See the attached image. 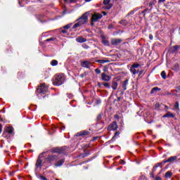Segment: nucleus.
Instances as JSON below:
<instances>
[{
	"instance_id": "f257e3e1",
	"label": "nucleus",
	"mask_w": 180,
	"mask_h": 180,
	"mask_svg": "<svg viewBox=\"0 0 180 180\" xmlns=\"http://www.w3.org/2000/svg\"><path fill=\"white\" fill-rule=\"evenodd\" d=\"M45 161L46 162H49V164H54V167L58 168V167L63 166L64 162H65V159L60 158L58 157V155H49L46 159Z\"/></svg>"
},
{
	"instance_id": "f03ea898",
	"label": "nucleus",
	"mask_w": 180,
	"mask_h": 180,
	"mask_svg": "<svg viewBox=\"0 0 180 180\" xmlns=\"http://www.w3.org/2000/svg\"><path fill=\"white\" fill-rule=\"evenodd\" d=\"M77 21V22L73 25L72 29H77L79 26H85L88 23V15L86 13H84Z\"/></svg>"
},
{
	"instance_id": "7ed1b4c3",
	"label": "nucleus",
	"mask_w": 180,
	"mask_h": 180,
	"mask_svg": "<svg viewBox=\"0 0 180 180\" xmlns=\"http://www.w3.org/2000/svg\"><path fill=\"white\" fill-rule=\"evenodd\" d=\"M48 91L49 87L46 86V84H41L40 86L37 89V96L39 98H44L46 96L43 95H44V94H46V92Z\"/></svg>"
},
{
	"instance_id": "20e7f679",
	"label": "nucleus",
	"mask_w": 180,
	"mask_h": 180,
	"mask_svg": "<svg viewBox=\"0 0 180 180\" xmlns=\"http://www.w3.org/2000/svg\"><path fill=\"white\" fill-rule=\"evenodd\" d=\"M65 79V77H64V75H56L53 80V85H57L58 86H60V85H63V84H64Z\"/></svg>"
},
{
	"instance_id": "39448f33",
	"label": "nucleus",
	"mask_w": 180,
	"mask_h": 180,
	"mask_svg": "<svg viewBox=\"0 0 180 180\" xmlns=\"http://www.w3.org/2000/svg\"><path fill=\"white\" fill-rule=\"evenodd\" d=\"M44 154H46V153H41V154H39L38 159L37 160L36 162V167L37 168H41V164L43 163V155H44Z\"/></svg>"
},
{
	"instance_id": "423d86ee",
	"label": "nucleus",
	"mask_w": 180,
	"mask_h": 180,
	"mask_svg": "<svg viewBox=\"0 0 180 180\" xmlns=\"http://www.w3.org/2000/svg\"><path fill=\"white\" fill-rule=\"evenodd\" d=\"M118 127L119 126H117V122H116V121H114L108 126V130H109L110 131H111V130H113L115 131L117 130Z\"/></svg>"
},
{
	"instance_id": "0eeeda50",
	"label": "nucleus",
	"mask_w": 180,
	"mask_h": 180,
	"mask_svg": "<svg viewBox=\"0 0 180 180\" xmlns=\"http://www.w3.org/2000/svg\"><path fill=\"white\" fill-rule=\"evenodd\" d=\"M102 14L101 13H94L91 16L92 22H98V20L102 19Z\"/></svg>"
},
{
	"instance_id": "6e6552de",
	"label": "nucleus",
	"mask_w": 180,
	"mask_h": 180,
	"mask_svg": "<svg viewBox=\"0 0 180 180\" xmlns=\"http://www.w3.org/2000/svg\"><path fill=\"white\" fill-rule=\"evenodd\" d=\"M122 41L123 40L122 39H111V44L112 46H119Z\"/></svg>"
},
{
	"instance_id": "1a4fd4ad",
	"label": "nucleus",
	"mask_w": 180,
	"mask_h": 180,
	"mask_svg": "<svg viewBox=\"0 0 180 180\" xmlns=\"http://www.w3.org/2000/svg\"><path fill=\"white\" fill-rule=\"evenodd\" d=\"M64 148H55L51 150V153H57L58 154H63L64 153Z\"/></svg>"
},
{
	"instance_id": "9d476101",
	"label": "nucleus",
	"mask_w": 180,
	"mask_h": 180,
	"mask_svg": "<svg viewBox=\"0 0 180 180\" xmlns=\"http://www.w3.org/2000/svg\"><path fill=\"white\" fill-rule=\"evenodd\" d=\"M178 160V156H172L169 158L167 160H164L163 163L166 164V162H174V161H176Z\"/></svg>"
},
{
	"instance_id": "9b49d317",
	"label": "nucleus",
	"mask_w": 180,
	"mask_h": 180,
	"mask_svg": "<svg viewBox=\"0 0 180 180\" xmlns=\"http://www.w3.org/2000/svg\"><path fill=\"white\" fill-rule=\"evenodd\" d=\"M103 4L105 5V9H111L112 6H113V5L110 4V0H104Z\"/></svg>"
},
{
	"instance_id": "f8f14e48",
	"label": "nucleus",
	"mask_w": 180,
	"mask_h": 180,
	"mask_svg": "<svg viewBox=\"0 0 180 180\" xmlns=\"http://www.w3.org/2000/svg\"><path fill=\"white\" fill-rule=\"evenodd\" d=\"M82 67L84 68H91V62L86 60L81 63Z\"/></svg>"
},
{
	"instance_id": "ddd939ff",
	"label": "nucleus",
	"mask_w": 180,
	"mask_h": 180,
	"mask_svg": "<svg viewBox=\"0 0 180 180\" xmlns=\"http://www.w3.org/2000/svg\"><path fill=\"white\" fill-rule=\"evenodd\" d=\"M101 79H103V81L108 82L110 79H112V77L109 75H106L105 73H102Z\"/></svg>"
},
{
	"instance_id": "4468645a",
	"label": "nucleus",
	"mask_w": 180,
	"mask_h": 180,
	"mask_svg": "<svg viewBox=\"0 0 180 180\" xmlns=\"http://www.w3.org/2000/svg\"><path fill=\"white\" fill-rule=\"evenodd\" d=\"M129 84V80L126 79L124 82H122V88L123 89V91H126L127 89V85Z\"/></svg>"
},
{
	"instance_id": "2eb2a0df",
	"label": "nucleus",
	"mask_w": 180,
	"mask_h": 180,
	"mask_svg": "<svg viewBox=\"0 0 180 180\" xmlns=\"http://www.w3.org/2000/svg\"><path fill=\"white\" fill-rule=\"evenodd\" d=\"M89 132L88 131H81L76 134L77 137H79L80 136H88Z\"/></svg>"
},
{
	"instance_id": "dca6fc26",
	"label": "nucleus",
	"mask_w": 180,
	"mask_h": 180,
	"mask_svg": "<svg viewBox=\"0 0 180 180\" xmlns=\"http://www.w3.org/2000/svg\"><path fill=\"white\" fill-rule=\"evenodd\" d=\"M163 117H172L174 119V117H175V114H172L171 112L168 111L165 115H163Z\"/></svg>"
},
{
	"instance_id": "f3484780",
	"label": "nucleus",
	"mask_w": 180,
	"mask_h": 180,
	"mask_svg": "<svg viewBox=\"0 0 180 180\" xmlns=\"http://www.w3.org/2000/svg\"><path fill=\"white\" fill-rule=\"evenodd\" d=\"M76 41H77V43H85V41H86V38H84L82 37H79L76 39Z\"/></svg>"
},
{
	"instance_id": "a211bd4d",
	"label": "nucleus",
	"mask_w": 180,
	"mask_h": 180,
	"mask_svg": "<svg viewBox=\"0 0 180 180\" xmlns=\"http://www.w3.org/2000/svg\"><path fill=\"white\" fill-rule=\"evenodd\" d=\"M158 91H161V89L158 87H154L151 89L150 94L153 95V94H157Z\"/></svg>"
},
{
	"instance_id": "6ab92c4d",
	"label": "nucleus",
	"mask_w": 180,
	"mask_h": 180,
	"mask_svg": "<svg viewBox=\"0 0 180 180\" xmlns=\"http://www.w3.org/2000/svg\"><path fill=\"white\" fill-rule=\"evenodd\" d=\"M103 44H104V46H107L108 47H109V46H110V43H109V41L105 39H102L101 40Z\"/></svg>"
},
{
	"instance_id": "aec40b11",
	"label": "nucleus",
	"mask_w": 180,
	"mask_h": 180,
	"mask_svg": "<svg viewBox=\"0 0 180 180\" xmlns=\"http://www.w3.org/2000/svg\"><path fill=\"white\" fill-rule=\"evenodd\" d=\"M130 71L134 75H136V74H139V71L136 70L135 68H133V66L131 67Z\"/></svg>"
},
{
	"instance_id": "412c9836",
	"label": "nucleus",
	"mask_w": 180,
	"mask_h": 180,
	"mask_svg": "<svg viewBox=\"0 0 180 180\" xmlns=\"http://www.w3.org/2000/svg\"><path fill=\"white\" fill-rule=\"evenodd\" d=\"M96 62L98 63L99 64H105L106 63H110V61L109 60L101 59V60H96Z\"/></svg>"
},
{
	"instance_id": "4be33fe9",
	"label": "nucleus",
	"mask_w": 180,
	"mask_h": 180,
	"mask_svg": "<svg viewBox=\"0 0 180 180\" xmlns=\"http://www.w3.org/2000/svg\"><path fill=\"white\" fill-rule=\"evenodd\" d=\"M165 178H167V179L171 178V176H172V172H171V171L167 172L165 173Z\"/></svg>"
},
{
	"instance_id": "5701e85b",
	"label": "nucleus",
	"mask_w": 180,
	"mask_h": 180,
	"mask_svg": "<svg viewBox=\"0 0 180 180\" xmlns=\"http://www.w3.org/2000/svg\"><path fill=\"white\" fill-rule=\"evenodd\" d=\"M128 23L129 22L126 20H122L120 21V25H122V26H127Z\"/></svg>"
},
{
	"instance_id": "b1692460",
	"label": "nucleus",
	"mask_w": 180,
	"mask_h": 180,
	"mask_svg": "<svg viewBox=\"0 0 180 180\" xmlns=\"http://www.w3.org/2000/svg\"><path fill=\"white\" fill-rule=\"evenodd\" d=\"M160 75H161L162 79H167V72H165V70L162 71Z\"/></svg>"
},
{
	"instance_id": "393cba45",
	"label": "nucleus",
	"mask_w": 180,
	"mask_h": 180,
	"mask_svg": "<svg viewBox=\"0 0 180 180\" xmlns=\"http://www.w3.org/2000/svg\"><path fill=\"white\" fill-rule=\"evenodd\" d=\"M117 83L116 82H113L112 84V88L114 89V91H116L117 89Z\"/></svg>"
},
{
	"instance_id": "a878e982",
	"label": "nucleus",
	"mask_w": 180,
	"mask_h": 180,
	"mask_svg": "<svg viewBox=\"0 0 180 180\" xmlns=\"http://www.w3.org/2000/svg\"><path fill=\"white\" fill-rule=\"evenodd\" d=\"M173 70L174 71H179V64H178V63L174 64V65L173 67Z\"/></svg>"
},
{
	"instance_id": "bb28decb",
	"label": "nucleus",
	"mask_w": 180,
	"mask_h": 180,
	"mask_svg": "<svg viewBox=\"0 0 180 180\" xmlns=\"http://www.w3.org/2000/svg\"><path fill=\"white\" fill-rule=\"evenodd\" d=\"M156 3L157 1H155V0H153L149 3V6L150 7V9H153V6H154Z\"/></svg>"
},
{
	"instance_id": "cd10ccee",
	"label": "nucleus",
	"mask_w": 180,
	"mask_h": 180,
	"mask_svg": "<svg viewBox=\"0 0 180 180\" xmlns=\"http://www.w3.org/2000/svg\"><path fill=\"white\" fill-rule=\"evenodd\" d=\"M51 65L53 67H55V65H58V61H57L56 60H51Z\"/></svg>"
},
{
	"instance_id": "c85d7f7f",
	"label": "nucleus",
	"mask_w": 180,
	"mask_h": 180,
	"mask_svg": "<svg viewBox=\"0 0 180 180\" xmlns=\"http://www.w3.org/2000/svg\"><path fill=\"white\" fill-rule=\"evenodd\" d=\"M6 131L9 134H12V133L13 132V129H12V127H7L6 128Z\"/></svg>"
},
{
	"instance_id": "c756f323",
	"label": "nucleus",
	"mask_w": 180,
	"mask_h": 180,
	"mask_svg": "<svg viewBox=\"0 0 180 180\" xmlns=\"http://www.w3.org/2000/svg\"><path fill=\"white\" fill-rule=\"evenodd\" d=\"M178 49H179V46L175 45L172 48V50L173 53H175V51H176V50H178Z\"/></svg>"
},
{
	"instance_id": "7c9ffc66",
	"label": "nucleus",
	"mask_w": 180,
	"mask_h": 180,
	"mask_svg": "<svg viewBox=\"0 0 180 180\" xmlns=\"http://www.w3.org/2000/svg\"><path fill=\"white\" fill-rule=\"evenodd\" d=\"M155 109L156 110H160V103H156L155 105Z\"/></svg>"
},
{
	"instance_id": "2f4dec72",
	"label": "nucleus",
	"mask_w": 180,
	"mask_h": 180,
	"mask_svg": "<svg viewBox=\"0 0 180 180\" xmlns=\"http://www.w3.org/2000/svg\"><path fill=\"white\" fill-rule=\"evenodd\" d=\"M102 120V114H99L98 116H97V118H96V120L97 122H99Z\"/></svg>"
},
{
	"instance_id": "473e14b6",
	"label": "nucleus",
	"mask_w": 180,
	"mask_h": 180,
	"mask_svg": "<svg viewBox=\"0 0 180 180\" xmlns=\"http://www.w3.org/2000/svg\"><path fill=\"white\" fill-rule=\"evenodd\" d=\"M55 40H56V38L51 37V38L47 39L46 40V41H55Z\"/></svg>"
},
{
	"instance_id": "72a5a7b5",
	"label": "nucleus",
	"mask_w": 180,
	"mask_h": 180,
	"mask_svg": "<svg viewBox=\"0 0 180 180\" xmlns=\"http://www.w3.org/2000/svg\"><path fill=\"white\" fill-rule=\"evenodd\" d=\"M82 47L83 49H85V50H88V49H89V46H88L86 44H83Z\"/></svg>"
},
{
	"instance_id": "f704fd0d",
	"label": "nucleus",
	"mask_w": 180,
	"mask_h": 180,
	"mask_svg": "<svg viewBox=\"0 0 180 180\" xmlns=\"http://www.w3.org/2000/svg\"><path fill=\"white\" fill-rule=\"evenodd\" d=\"M119 134H120V131H116L115 133V136L112 137V140H115V139H116V136H119Z\"/></svg>"
},
{
	"instance_id": "c9c22d12",
	"label": "nucleus",
	"mask_w": 180,
	"mask_h": 180,
	"mask_svg": "<svg viewBox=\"0 0 180 180\" xmlns=\"http://www.w3.org/2000/svg\"><path fill=\"white\" fill-rule=\"evenodd\" d=\"M162 164H165V163H164V162H159L155 167V168H158L159 167H161V165H162Z\"/></svg>"
},
{
	"instance_id": "e433bc0d",
	"label": "nucleus",
	"mask_w": 180,
	"mask_h": 180,
	"mask_svg": "<svg viewBox=\"0 0 180 180\" xmlns=\"http://www.w3.org/2000/svg\"><path fill=\"white\" fill-rule=\"evenodd\" d=\"M134 68H139L140 67V64L136 63L131 65Z\"/></svg>"
},
{
	"instance_id": "4c0bfd02",
	"label": "nucleus",
	"mask_w": 180,
	"mask_h": 180,
	"mask_svg": "<svg viewBox=\"0 0 180 180\" xmlns=\"http://www.w3.org/2000/svg\"><path fill=\"white\" fill-rule=\"evenodd\" d=\"M70 27H71V24H68V25H65V26L63 27V29L68 30V29L70 28Z\"/></svg>"
},
{
	"instance_id": "58836bf2",
	"label": "nucleus",
	"mask_w": 180,
	"mask_h": 180,
	"mask_svg": "<svg viewBox=\"0 0 180 180\" xmlns=\"http://www.w3.org/2000/svg\"><path fill=\"white\" fill-rule=\"evenodd\" d=\"M174 108H175V109H179V102H176V103L174 105Z\"/></svg>"
},
{
	"instance_id": "ea45409f",
	"label": "nucleus",
	"mask_w": 180,
	"mask_h": 180,
	"mask_svg": "<svg viewBox=\"0 0 180 180\" xmlns=\"http://www.w3.org/2000/svg\"><path fill=\"white\" fill-rule=\"evenodd\" d=\"M103 85L105 88H110V84H109V83H103Z\"/></svg>"
},
{
	"instance_id": "a19ab883",
	"label": "nucleus",
	"mask_w": 180,
	"mask_h": 180,
	"mask_svg": "<svg viewBox=\"0 0 180 180\" xmlns=\"http://www.w3.org/2000/svg\"><path fill=\"white\" fill-rule=\"evenodd\" d=\"M39 179L40 180H47V178H46V177H44V176H39Z\"/></svg>"
},
{
	"instance_id": "79ce46f5",
	"label": "nucleus",
	"mask_w": 180,
	"mask_h": 180,
	"mask_svg": "<svg viewBox=\"0 0 180 180\" xmlns=\"http://www.w3.org/2000/svg\"><path fill=\"white\" fill-rule=\"evenodd\" d=\"M95 72L96 73V74H101V70H99V69H96L95 70Z\"/></svg>"
},
{
	"instance_id": "37998d69",
	"label": "nucleus",
	"mask_w": 180,
	"mask_h": 180,
	"mask_svg": "<svg viewBox=\"0 0 180 180\" xmlns=\"http://www.w3.org/2000/svg\"><path fill=\"white\" fill-rule=\"evenodd\" d=\"M120 163L122 164V165H124V164H126V162L123 160H121Z\"/></svg>"
},
{
	"instance_id": "c03bdc74",
	"label": "nucleus",
	"mask_w": 180,
	"mask_h": 180,
	"mask_svg": "<svg viewBox=\"0 0 180 180\" xmlns=\"http://www.w3.org/2000/svg\"><path fill=\"white\" fill-rule=\"evenodd\" d=\"M151 9H152V8H150V10H148V8H146V9L144 10L143 12H151Z\"/></svg>"
},
{
	"instance_id": "a18cd8bd",
	"label": "nucleus",
	"mask_w": 180,
	"mask_h": 180,
	"mask_svg": "<svg viewBox=\"0 0 180 180\" xmlns=\"http://www.w3.org/2000/svg\"><path fill=\"white\" fill-rule=\"evenodd\" d=\"M149 39L150 40H153V39H154V37H153V34L149 35Z\"/></svg>"
},
{
	"instance_id": "49530a36",
	"label": "nucleus",
	"mask_w": 180,
	"mask_h": 180,
	"mask_svg": "<svg viewBox=\"0 0 180 180\" xmlns=\"http://www.w3.org/2000/svg\"><path fill=\"white\" fill-rule=\"evenodd\" d=\"M62 33H63L64 34H65L67 33V30H63Z\"/></svg>"
},
{
	"instance_id": "de8ad7c7",
	"label": "nucleus",
	"mask_w": 180,
	"mask_h": 180,
	"mask_svg": "<svg viewBox=\"0 0 180 180\" xmlns=\"http://www.w3.org/2000/svg\"><path fill=\"white\" fill-rule=\"evenodd\" d=\"M155 180H162V179H161L160 176H156Z\"/></svg>"
},
{
	"instance_id": "09e8293b",
	"label": "nucleus",
	"mask_w": 180,
	"mask_h": 180,
	"mask_svg": "<svg viewBox=\"0 0 180 180\" xmlns=\"http://www.w3.org/2000/svg\"><path fill=\"white\" fill-rule=\"evenodd\" d=\"M134 15V11H131V12L128 14V15Z\"/></svg>"
},
{
	"instance_id": "8fccbe9b",
	"label": "nucleus",
	"mask_w": 180,
	"mask_h": 180,
	"mask_svg": "<svg viewBox=\"0 0 180 180\" xmlns=\"http://www.w3.org/2000/svg\"><path fill=\"white\" fill-rule=\"evenodd\" d=\"M161 2H165V0H159V1H158V3H159V4H161Z\"/></svg>"
},
{
	"instance_id": "3c124183",
	"label": "nucleus",
	"mask_w": 180,
	"mask_h": 180,
	"mask_svg": "<svg viewBox=\"0 0 180 180\" xmlns=\"http://www.w3.org/2000/svg\"><path fill=\"white\" fill-rule=\"evenodd\" d=\"M157 167H155V166L153 168V172H155V171H156Z\"/></svg>"
},
{
	"instance_id": "603ef678",
	"label": "nucleus",
	"mask_w": 180,
	"mask_h": 180,
	"mask_svg": "<svg viewBox=\"0 0 180 180\" xmlns=\"http://www.w3.org/2000/svg\"><path fill=\"white\" fill-rule=\"evenodd\" d=\"M1 132H2V125L0 124V133H1Z\"/></svg>"
},
{
	"instance_id": "864d4df0",
	"label": "nucleus",
	"mask_w": 180,
	"mask_h": 180,
	"mask_svg": "<svg viewBox=\"0 0 180 180\" xmlns=\"http://www.w3.org/2000/svg\"><path fill=\"white\" fill-rule=\"evenodd\" d=\"M80 78H84V73H82L80 75H79Z\"/></svg>"
},
{
	"instance_id": "5fc2aeb1",
	"label": "nucleus",
	"mask_w": 180,
	"mask_h": 180,
	"mask_svg": "<svg viewBox=\"0 0 180 180\" xmlns=\"http://www.w3.org/2000/svg\"><path fill=\"white\" fill-rule=\"evenodd\" d=\"M68 96L69 98H72V94H68Z\"/></svg>"
},
{
	"instance_id": "6e6d98bb",
	"label": "nucleus",
	"mask_w": 180,
	"mask_h": 180,
	"mask_svg": "<svg viewBox=\"0 0 180 180\" xmlns=\"http://www.w3.org/2000/svg\"><path fill=\"white\" fill-rule=\"evenodd\" d=\"M150 176H151V178H154V174L150 173Z\"/></svg>"
},
{
	"instance_id": "4d7b16f0",
	"label": "nucleus",
	"mask_w": 180,
	"mask_h": 180,
	"mask_svg": "<svg viewBox=\"0 0 180 180\" xmlns=\"http://www.w3.org/2000/svg\"><path fill=\"white\" fill-rule=\"evenodd\" d=\"M94 23H95V22H92V19H91V26H94Z\"/></svg>"
},
{
	"instance_id": "13d9d810",
	"label": "nucleus",
	"mask_w": 180,
	"mask_h": 180,
	"mask_svg": "<svg viewBox=\"0 0 180 180\" xmlns=\"http://www.w3.org/2000/svg\"><path fill=\"white\" fill-rule=\"evenodd\" d=\"M5 113V110H0V113Z\"/></svg>"
},
{
	"instance_id": "bf43d9fd",
	"label": "nucleus",
	"mask_w": 180,
	"mask_h": 180,
	"mask_svg": "<svg viewBox=\"0 0 180 180\" xmlns=\"http://www.w3.org/2000/svg\"><path fill=\"white\" fill-rule=\"evenodd\" d=\"M73 102H75V101H70V103L72 106V103H73Z\"/></svg>"
},
{
	"instance_id": "052dcab7",
	"label": "nucleus",
	"mask_w": 180,
	"mask_h": 180,
	"mask_svg": "<svg viewBox=\"0 0 180 180\" xmlns=\"http://www.w3.org/2000/svg\"><path fill=\"white\" fill-rule=\"evenodd\" d=\"M92 0H85V2H91Z\"/></svg>"
},
{
	"instance_id": "680f3d73",
	"label": "nucleus",
	"mask_w": 180,
	"mask_h": 180,
	"mask_svg": "<svg viewBox=\"0 0 180 180\" xmlns=\"http://www.w3.org/2000/svg\"><path fill=\"white\" fill-rule=\"evenodd\" d=\"M165 108L166 110H168V106L165 105Z\"/></svg>"
},
{
	"instance_id": "e2e57ef3",
	"label": "nucleus",
	"mask_w": 180,
	"mask_h": 180,
	"mask_svg": "<svg viewBox=\"0 0 180 180\" xmlns=\"http://www.w3.org/2000/svg\"><path fill=\"white\" fill-rule=\"evenodd\" d=\"M22 0H18V4L20 5V2Z\"/></svg>"
},
{
	"instance_id": "0e129e2a",
	"label": "nucleus",
	"mask_w": 180,
	"mask_h": 180,
	"mask_svg": "<svg viewBox=\"0 0 180 180\" xmlns=\"http://www.w3.org/2000/svg\"><path fill=\"white\" fill-rule=\"evenodd\" d=\"M70 3L72 4V2H74V0H70Z\"/></svg>"
},
{
	"instance_id": "69168bd1",
	"label": "nucleus",
	"mask_w": 180,
	"mask_h": 180,
	"mask_svg": "<svg viewBox=\"0 0 180 180\" xmlns=\"http://www.w3.org/2000/svg\"><path fill=\"white\" fill-rule=\"evenodd\" d=\"M117 159L120 158V156H117Z\"/></svg>"
},
{
	"instance_id": "338daca9",
	"label": "nucleus",
	"mask_w": 180,
	"mask_h": 180,
	"mask_svg": "<svg viewBox=\"0 0 180 180\" xmlns=\"http://www.w3.org/2000/svg\"><path fill=\"white\" fill-rule=\"evenodd\" d=\"M179 91H180V86L178 87Z\"/></svg>"
},
{
	"instance_id": "774afa93",
	"label": "nucleus",
	"mask_w": 180,
	"mask_h": 180,
	"mask_svg": "<svg viewBox=\"0 0 180 180\" xmlns=\"http://www.w3.org/2000/svg\"><path fill=\"white\" fill-rule=\"evenodd\" d=\"M56 180H60V179H56Z\"/></svg>"
}]
</instances>
